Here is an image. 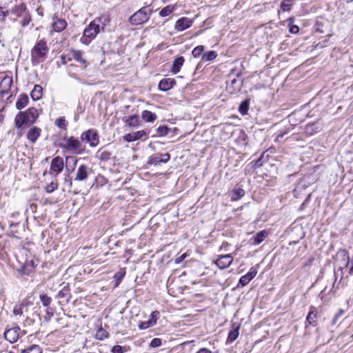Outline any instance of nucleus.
<instances>
[{"label":"nucleus","mask_w":353,"mask_h":353,"mask_svg":"<svg viewBox=\"0 0 353 353\" xmlns=\"http://www.w3.org/2000/svg\"><path fill=\"white\" fill-rule=\"evenodd\" d=\"M38 116V110L34 108H30L26 111L20 112L15 117V125L18 128H21L23 125H30L35 122Z\"/></svg>","instance_id":"f257e3e1"},{"label":"nucleus","mask_w":353,"mask_h":353,"mask_svg":"<svg viewBox=\"0 0 353 353\" xmlns=\"http://www.w3.org/2000/svg\"><path fill=\"white\" fill-rule=\"evenodd\" d=\"M48 52V47L46 41L41 39L37 42L31 52V58L33 64L43 62Z\"/></svg>","instance_id":"f03ea898"},{"label":"nucleus","mask_w":353,"mask_h":353,"mask_svg":"<svg viewBox=\"0 0 353 353\" xmlns=\"http://www.w3.org/2000/svg\"><path fill=\"white\" fill-rule=\"evenodd\" d=\"M61 148L72 154H81L84 151L82 143L74 137H65L63 143H61Z\"/></svg>","instance_id":"7ed1b4c3"},{"label":"nucleus","mask_w":353,"mask_h":353,"mask_svg":"<svg viewBox=\"0 0 353 353\" xmlns=\"http://www.w3.org/2000/svg\"><path fill=\"white\" fill-rule=\"evenodd\" d=\"M100 29L99 23H95L93 21L90 22L84 30L83 35L80 39L81 43L84 45L90 44L91 41L100 32Z\"/></svg>","instance_id":"20e7f679"},{"label":"nucleus","mask_w":353,"mask_h":353,"mask_svg":"<svg viewBox=\"0 0 353 353\" xmlns=\"http://www.w3.org/2000/svg\"><path fill=\"white\" fill-rule=\"evenodd\" d=\"M150 14L148 7H143L130 17L129 21L133 26L141 25L149 19Z\"/></svg>","instance_id":"39448f33"},{"label":"nucleus","mask_w":353,"mask_h":353,"mask_svg":"<svg viewBox=\"0 0 353 353\" xmlns=\"http://www.w3.org/2000/svg\"><path fill=\"white\" fill-rule=\"evenodd\" d=\"M81 139L88 142L91 147L97 146L99 143V134L97 130L90 129L81 134Z\"/></svg>","instance_id":"423d86ee"},{"label":"nucleus","mask_w":353,"mask_h":353,"mask_svg":"<svg viewBox=\"0 0 353 353\" xmlns=\"http://www.w3.org/2000/svg\"><path fill=\"white\" fill-rule=\"evenodd\" d=\"M63 168L64 161L63 158L56 157L51 161L49 173L50 174L57 176L63 171Z\"/></svg>","instance_id":"0eeeda50"},{"label":"nucleus","mask_w":353,"mask_h":353,"mask_svg":"<svg viewBox=\"0 0 353 353\" xmlns=\"http://www.w3.org/2000/svg\"><path fill=\"white\" fill-rule=\"evenodd\" d=\"M13 80L11 76L6 75L5 76L0 82V94L1 97H4L7 94H10L11 86L12 84Z\"/></svg>","instance_id":"6e6552de"},{"label":"nucleus","mask_w":353,"mask_h":353,"mask_svg":"<svg viewBox=\"0 0 353 353\" xmlns=\"http://www.w3.org/2000/svg\"><path fill=\"white\" fill-rule=\"evenodd\" d=\"M193 24V20L188 17H181L179 19L175 25L174 28L177 31H183L189 28H190Z\"/></svg>","instance_id":"1a4fd4ad"},{"label":"nucleus","mask_w":353,"mask_h":353,"mask_svg":"<svg viewBox=\"0 0 353 353\" xmlns=\"http://www.w3.org/2000/svg\"><path fill=\"white\" fill-rule=\"evenodd\" d=\"M20 327L19 326H14L10 329H8L4 332L5 339L13 343L17 341L19 336Z\"/></svg>","instance_id":"9d476101"},{"label":"nucleus","mask_w":353,"mask_h":353,"mask_svg":"<svg viewBox=\"0 0 353 353\" xmlns=\"http://www.w3.org/2000/svg\"><path fill=\"white\" fill-rule=\"evenodd\" d=\"M233 261L231 254L220 255L216 260L215 263L220 269H225L230 265Z\"/></svg>","instance_id":"9b49d317"},{"label":"nucleus","mask_w":353,"mask_h":353,"mask_svg":"<svg viewBox=\"0 0 353 353\" xmlns=\"http://www.w3.org/2000/svg\"><path fill=\"white\" fill-rule=\"evenodd\" d=\"M52 27L55 32H60L67 27V22L65 19H61L54 14L52 17Z\"/></svg>","instance_id":"f8f14e48"},{"label":"nucleus","mask_w":353,"mask_h":353,"mask_svg":"<svg viewBox=\"0 0 353 353\" xmlns=\"http://www.w3.org/2000/svg\"><path fill=\"white\" fill-rule=\"evenodd\" d=\"M89 168L85 165H81L76 172V175L74 177V181H83L88 179L89 176Z\"/></svg>","instance_id":"ddd939ff"},{"label":"nucleus","mask_w":353,"mask_h":353,"mask_svg":"<svg viewBox=\"0 0 353 353\" xmlns=\"http://www.w3.org/2000/svg\"><path fill=\"white\" fill-rule=\"evenodd\" d=\"M256 268L255 267H252L246 274L242 276L240 278L239 284L241 286H245L252 279L256 276Z\"/></svg>","instance_id":"4468645a"},{"label":"nucleus","mask_w":353,"mask_h":353,"mask_svg":"<svg viewBox=\"0 0 353 353\" xmlns=\"http://www.w3.org/2000/svg\"><path fill=\"white\" fill-rule=\"evenodd\" d=\"M72 59H74L76 61L81 64V65L83 67V68H85L88 63L87 60L83 57V52L81 50H72L71 51Z\"/></svg>","instance_id":"2eb2a0df"},{"label":"nucleus","mask_w":353,"mask_h":353,"mask_svg":"<svg viewBox=\"0 0 353 353\" xmlns=\"http://www.w3.org/2000/svg\"><path fill=\"white\" fill-rule=\"evenodd\" d=\"M32 305V303L28 300H23L21 303L14 306L12 312L14 316H21L23 314V308Z\"/></svg>","instance_id":"dca6fc26"},{"label":"nucleus","mask_w":353,"mask_h":353,"mask_svg":"<svg viewBox=\"0 0 353 353\" xmlns=\"http://www.w3.org/2000/svg\"><path fill=\"white\" fill-rule=\"evenodd\" d=\"M145 135L146 132L144 130H139L135 132L128 133L125 134L123 139L125 141L132 142L137 141Z\"/></svg>","instance_id":"f3484780"},{"label":"nucleus","mask_w":353,"mask_h":353,"mask_svg":"<svg viewBox=\"0 0 353 353\" xmlns=\"http://www.w3.org/2000/svg\"><path fill=\"white\" fill-rule=\"evenodd\" d=\"M123 122L129 127H137L140 124L139 117L137 114H133L123 119Z\"/></svg>","instance_id":"a211bd4d"},{"label":"nucleus","mask_w":353,"mask_h":353,"mask_svg":"<svg viewBox=\"0 0 353 353\" xmlns=\"http://www.w3.org/2000/svg\"><path fill=\"white\" fill-rule=\"evenodd\" d=\"M175 84V81L172 79H163L159 83V88L162 91L170 90Z\"/></svg>","instance_id":"6ab92c4d"},{"label":"nucleus","mask_w":353,"mask_h":353,"mask_svg":"<svg viewBox=\"0 0 353 353\" xmlns=\"http://www.w3.org/2000/svg\"><path fill=\"white\" fill-rule=\"evenodd\" d=\"M41 134V129L37 127L31 128L27 134V139L32 143H34Z\"/></svg>","instance_id":"aec40b11"},{"label":"nucleus","mask_w":353,"mask_h":353,"mask_svg":"<svg viewBox=\"0 0 353 353\" xmlns=\"http://www.w3.org/2000/svg\"><path fill=\"white\" fill-rule=\"evenodd\" d=\"M26 6L24 3L15 6L11 11V13L16 15L17 17L23 16L27 12Z\"/></svg>","instance_id":"412c9836"},{"label":"nucleus","mask_w":353,"mask_h":353,"mask_svg":"<svg viewBox=\"0 0 353 353\" xmlns=\"http://www.w3.org/2000/svg\"><path fill=\"white\" fill-rule=\"evenodd\" d=\"M184 61L185 60L183 57H179L175 59L172 63V72L177 74L180 71Z\"/></svg>","instance_id":"4be33fe9"},{"label":"nucleus","mask_w":353,"mask_h":353,"mask_svg":"<svg viewBox=\"0 0 353 353\" xmlns=\"http://www.w3.org/2000/svg\"><path fill=\"white\" fill-rule=\"evenodd\" d=\"M239 325H235L234 324H232L231 330H230L228 334V342H233L237 339L239 334Z\"/></svg>","instance_id":"5701e85b"},{"label":"nucleus","mask_w":353,"mask_h":353,"mask_svg":"<svg viewBox=\"0 0 353 353\" xmlns=\"http://www.w3.org/2000/svg\"><path fill=\"white\" fill-rule=\"evenodd\" d=\"M268 232L266 230H261L257 232L254 236L253 244L258 245L263 242L268 236Z\"/></svg>","instance_id":"b1692460"},{"label":"nucleus","mask_w":353,"mask_h":353,"mask_svg":"<svg viewBox=\"0 0 353 353\" xmlns=\"http://www.w3.org/2000/svg\"><path fill=\"white\" fill-rule=\"evenodd\" d=\"M141 117L145 122H153L157 119V115L149 110H143Z\"/></svg>","instance_id":"393cba45"},{"label":"nucleus","mask_w":353,"mask_h":353,"mask_svg":"<svg viewBox=\"0 0 353 353\" xmlns=\"http://www.w3.org/2000/svg\"><path fill=\"white\" fill-rule=\"evenodd\" d=\"M43 88L39 85H35L34 89L31 92V97L33 100H39L42 96Z\"/></svg>","instance_id":"a878e982"},{"label":"nucleus","mask_w":353,"mask_h":353,"mask_svg":"<svg viewBox=\"0 0 353 353\" xmlns=\"http://www.w3.org/2000/svg\"><path fill=\"white\" fill-rule=\"evenodd\" d=\"M28 103V97L26 94H21L19 97V99L17 100L16 103V108L18 110H21L25 108Z\"/></svg>","instance_id":"bb28decb"},{"label":"nucleus","mask_w":353,"mask_h":353,"mask_svg":"<svg viewBox=\"0 0 353 353\" xmlns=\"http://www.w3.org/2000/svg\"><path fill=\"white\" fill-rule=\"evenodd\" d=\"M294 3L295 0H283L281 3L280 9L282 12H290Z\"/></svg>","instance_id":"cd10ccee"},{"label":"nucleus","mask_w":353,"mask_h":353,"mask_svg":"<svg viewBox=\"0 0 353 353\" xmlns=\"http://www.w3.org/2000/svg\"><path fill=\"white\" fill-rule=\"evenodd\" d=\"M42 349L39 345H31L30 346L21 350V353H42Z\"/></svg>","instance_id":"c85d7f7f"},{"label":"nucleus","mask_w":353,"mask_h":353,"mask_svg":"<svg viewBox=\"0 0 353 353\" xmlns=\"http://www.w3.org/2000/svg\"><path fill=\"white\" fill-rule=\"evenodd\" d=\"M93 21L95 22V23H99V26L101 23L103 26L101 28L103 29L104 26L110 23V19L108 15L104 14L96 18Z\"/></svg>","instance_id":"c756f323"},{"label":"nucleus","mask_w":353,"mask_h":353,"mask_svg":"<svg viewBox=\"0 0 353 353\" xmlns=\"http://www.w3.org/2000/svg\"><path fill=\"white\" fill-rule=\"evenodd\" d=\"M217 57V53L214 50L208 51L202 55L203 61H211Z\"/></svg>","instance_id":"7c9ffc66"},{"label":"nucleus","mask_w":353,"mask_h":353,"mask_svg":"<svg viewBox=\"0 0 353 353\" xmlns=\"http://www.w3.org/2000/svg\"><path fill=\"white\" fill-rule=\"evenodd\" d=\"M98 157L101 161H107L110 159L112 153L110 151L100 149L98 151Z\"/></svg>","instance_id":"2f4dec72"},{"label":"nucleus","mask_w":353,"mask_h":353,"mask_svg":"<svg viewBox=\"0 0 353 353\" xmlns=\"http://www.w3.org/2000/svg\"><path fill=\"white\" fill-rule=\"evenodd\" d=\"M156 323V320L154 319H149L146 321H141L139 323V328L140 330H145L150 327H152Z\"/></svg>","instance_id":"473e14b6"},{"label":"nucleus","mask_w":353,"mask_h":353,"mask_svg":"<svg viewBox=\"0 0 353 353\" xmlns=\"http://www.w3.org/2000/svg\"><path fill=\"white\" fill-rule=\"evenodd\" d=\"M245 194L244 190L242 188H236L232 191V200L237 201L241 198Z\"/></svg>","instance_id":"72a5a7b5"},{"label":"nucleus","mask_w":353,"mask_h":353,"mask_svg":"<svg viewBox=\"0 0 353 353\" xmlns=\"http://www.w3.org/2000/svg\"><path fill=\"white\" fill-rule=\"evenodd\" d=\"M108 336V332L102 327H100L96 333L95 338L98 340H103Z\"/></svg>","instance_id":"f704fd0d"},{"label":"nucleus","mask_w":353,"mask_h":353,"mask_svg":"<svg viewBox=\"0 0 353 353\" xmlns=\"http://www.w3.org/2000/svg\"><path fill=\"white\" fill-rule=\"evenodd\" d=\"M249 109V101L248 100L243 101L239 105V110L241 114L245 115Z\"/></svg>","instance_id":"c9c22d12"},{"label":"nucleus","mask_w":353,"mask_h":353,"mask_svg":"<svg viewBox=\"0 0 353 353\" xmlns=\"http://www.w3.org/2000/svg\"><path fill=\"white\" fill-rule=\"evenodd\" d=\"M65 161H66V163H72V168H71V170H70V169L67 167V170L68 171V172H73L74 170V168L76 166V164L77 163V159L73 156H70V157H67L65 158Z\"/></svg>","instance_id":"e433bc0d"},{"label":"nucleus","mask_w":353,"mask_h":353,"mask_svg":"<svg viewBox=\"0 0 353 353\" xmlns=\"http://www.w3.org/2000/svg\"><path fill=\"white\" fill-rule=\"evenodd\" d=\"M39 299L44 307H47L50 305L52 299L46 294H41L39 295Z\"/></svg>","instance_id":"4c0bfd02"},{"label":"nucleus","mask_w":353,"mask_h":353,"mask_svg":"<svg viewBox=\"0 0 353 353\" xmlns=\"http://www.w3.org/2000/svg\"><path fill=\"white\" fill-rule=\"evenodd\" d=\"M159 163H161V159L159 157V153L156 154L155 155H153V156H150L149 157V159L148 161V164L154 165H157Z\"/></svg>","instance_id":"58836bf2"},{"label":"nucleus","mask_w":353,"mask_h":353,"mask_svg":"<svg viewBox=\"0 0 353 353\" xmlns=\"http://www.w3.org/2000/svg\"><path fill=\"white\" fill-rule=\"evenodd\" d=\"M205 47L203 46H198L194 48L192 52V54L194 58H198L200 56L203 55V52L204 51Z\"/></svg>","instance_id":"ea45409f"},{"label":"nucleus","mask_w":353,"mask_h":353,"mask_svg":"<svg viewBox=\"0 0 353 353\" xmlns=\"http://www.w3.org/2000/svg\"><path fill=\"white\" fill-rule=\"evenodd\" d=\"M174 11V7L172 6H168L163 8L159 12V15L162 17H165L170 14Z\"/></svg>","instance_id":"a19ab883"},{"label":"nucleus","mask_w":353,"mask_h":353,"mask_svg":"<svg viewBox=\"0 0 353 353\" xmlns=\"http://www.w3.org/2000/svg\"><path fill=\"white\" fill-rule=\"evenodd\" d=\"M58 186L57 181H53L45 188L46 192L47 193H52L58 188Z\"/></svg>","instance_id":"79ce46f5"},{"label":"nucleus","mask_w":353,"mask_h":353,"mask_svg":"<svg viewBox=\"0 0 353 353\" xmlns=\"http://www.w3.org/2000/svg\"><path fill=\"white\" fill-rule=\"evenodd\" d=\"M316 314L314 313L313 311H310L307 316V322L310 324V325H312L313 326H316Z\"/></svg>","instance_id":"37998d69"},{"label":"nucleus","mask_w":353,"mask_h":353,"mask_svg":"<svg viewBox=\"0 0 353 353\" xmlns=\"http://www.w3.org/2000/svg\"><path fill=\"white\" fill-rule=\"evenodd\" d=\"M55 124L60 128H65L68 125V121L65 119L63 117H59L55 121Z\"/></svg>","instance_id":"c03bdc74"},{"label":"nucleus","mask_w":353,"mask_h":353,"mask_svg":"<svg viewBox=\"0 0 353 353\" xmlns=\"http://www.w3.org/2000/svg\"><path fill=\"white\" fill-rule=\"evenodd\" d=\"M158 134L160 136H165L169 132V128L167 126H159L157 129Z\"/></svg>","instance_id":"a18cd8bd"},{"label":"nucleus","mask_w":353,"mask_h":353,"mask_svg":"<svg viewBox=\"0 0 353 353\" xmlns=\"http://www.w3.org/2000/svg\"><path fill=\"white\" fill-rule=\"evenodd\" d=\"M343 256H346V259H347L346 266H350L349 273L350 274H353V256L352 257L351 259H350L348 257V255L346 252H344Z\"/></svg>","instance_id":"49530a36"},{"label":"nucleus","mask_w":353,"mask_h":353,"mask_svg":"<svg viewBox=\"0 0 353 353\" xmlns=\"http://www.w3.org/2000/svg\"><path fill=\"white\" fill-rule=\"evenodd\" d=\"M162 345V341L161 339L159 338H154L153 339L150 343V347H158Z\"/></svg>","instance_id":"de8ad7c7"},{"label":"nucleus","mask_w":353,"mask_h":353,"mask_svg":"<svg viewBox=\"0 0 353 353\" xmlns=\"http://www.w3.org/2000/svg\"><path fill=\"white\" fill-rule=\"evenodd\" d=\"M68 292H69L68 288L65 287L58 292L57 297L59 299H62V298L66 297L68 294Z\"/></svg>","instance_id":"09e8293b"},{"label":"nucleus","mask_w":353,"mask_h":353,"mask_svg":"<svg viewBox=\"0 0 353 353\" xmlns=\"http://www.w3.org/2000/svg\"><path fill=\"white\" fill-rule=\"evenodd\" d=\"M9 14L8 10H4L2 7H0V21L3 22L6 21V17Z\"/></svg>","instance_id":"8fccbe9b"},{"label":"nucleus","mask_w":353,"mask_h":353,"mask_svg":"<svg viewBox=\"0 0 353 353\" xmlns=\"http://www.w3.org/2000/svg\"><path fill=\"white\" fill-rule=\"evenodd\" d=\"M23 19L21 21V25H22V26L25 27V26H28L29 24V23L30 22L31 17H30V14L27 12L25 14H23Z\"/></svg>","instance_id":"3c124183"},{"label":"nucleus","mask_w":353,"mask_h":353,"mask_svg":"<svg viewBox=\"0 0 353 353\" xmlns=\"http://www.w3.org/2000/svg\"><path fill=\"white\" fill-rule=\"evenodd\" d=\"M159 157L161 159V163H167L170 159V155L169 153L161 154L159 153Z\"/></svg>","instance_id":"603ef678"},{"label":"nucleus","mask_w":353,"mask_h":353,"mask_svg":"<svg viewBox=\"0 0 353 353\" xmlns=\"http://www.w3.org/2000/svg\"><path fill=\"white\" fill-rule=\"evenodd\" d=\"M345 311L342 309H340L339 312L335 314L333 320H332V324L334 325L336 323L339 318L341 316L344 314Z\"/></svg>","instance_id":"864d4df0"},{"label":"nucleus","mask_w":353,"mask_h":353,"mask_svg":"<svg viewBox=\"0 0 353 353\" xmlns=\"http://www.w3.org/2000/svg\"><path fill=\"white\" fill-rule=\"evenodd\" d=\"M112 353H123V348L122 346L117 345L112 347Z\"/></svg>","instance_id":"5fc2aeb1"},{"label":"nucleus","mask_w":353,"mask_h":353,"mask_svg":"<svg viewBox=\"0 0 353 353\" xmlns=\"http://www.w3.org/2000/svg\"><path fill=\"white\" fill-rule=\"evenodd\" d=\"M187 256H187L186 253H184V254H181V256H177L174 260L175 263L176 264L181 263Z\"/></svg>","instance_id":"6e6d98bb"},{"label":"nucleus","mask_w":353,"mask_h":353,"mask_svg":"<svg viewBox=\"0 0 353 353\" xmlns=\"http://www.w3.org/2000/svg\"><path fill=\"white\" fill-rule=\"evenodd\" d=\"M64 182L66 183L70 188L72 187L73 183L72 179L69 175H67L64 179Z\"/></svg>","instance_id":"4d7b16f0"},{"label":"nucleus","mask_w":353,"mask_h":353,"mask_svg":"<svg viewBox=\"0 0 353 353\" xmlns=\"http://www.w3.org/2000/svg\"><path fill=\"white\" fill-rule=\"evenodd\" d=\"M196 353H215V352H213L212 351H210V350L207 349V348H201L200 350H199Z\"/></svg>","instance_id":"13d9d810"},{"label":"nucleus","mask_w":353,"mask_h":353,"mask_svg":"<svg viewBox=\"0 0 353 353\" xmlns=\"http://www.w3.org/2000/svg\"><path fill=\"white\" fill-rule=\"evenodd\" d=\"M158 315H159V312L154 311L151 313L150 319H154V320L155 319L157 321Z\"/></svg>","instance_id":"bf43d9fd"},{"label":"nucleus","mask_w":353,"mask_h":353,"mask_svg":"<svg viewBox=\"0 0 353 353\" xmlns=\"http://www.w3.org/2000/svg\"><path fill=\"white\" fill-rule=\"evenodd\" d=\"M299 30V28L297 26H292L291 28H290V32L292 33H296L298 32Z\"/></svg>","instance_id":"052dcab7"},{"label":"nucleus","mask_w":353,"mask_h":353,"mask_svg":"<svg viewBox=\"0 0 353 353\" xmlns=\"http://www.w3.org/2000/svg\"><path fill=\"white\" fill-rule=\"evenodd\" d=\"M118 280L122 279L123 274L121 273H117L114 276Z\"/></svg>","instance_id":"680f3d73"},{"label":"nucleus","mask_w":353,"mask_h":353,"mask_svg":"<svg viewBox=\"0 0 353 353\" xmlns=\"http://www.w3.org/2000/svg\"><path fill=\"white\" fill-rule=\"evenodd\" d=\"M32 323V321L31 319H28H28L26 320V321H25V323H25V324H26V323L30 324V323Z\"/></svg>","instance_id":"e2e57ef3"},{"label":"nucleus","mask_w":353,"mask_h":353,"mask_svg":"<svg viewBox=\"0 0 353 353\" xmlns=\"http://www.w3.org/2000/svg\"><path fill=\"white\" fill-rule=\"evenodd\" d=\"M61 59H62V60H63V63H66V61H65V57H64V56H62V57H61Z\"/></svg>","instance_id":"0e129e2a"},{"label":"nucleus","mask_w":353,"mask_h":353,"mask_svg":"<svg viewBox=\"0 0 353 353\" xmlns=\"http://www.w3.org/2000/svg\"><path fill=\"white\" fill-rule=\"evenodd\" d=\"M70 76L73 78L77 79V76L74 74H70Z\"/></svg>","instance_id":"69168bd1"},{"label":"nucleus","mask_w":353,"mask_h":353,"mask_svg":"<svg viewBox=\"0 0 353 353\" xmlns=\"http://www.w3.org/2000/svg\"><path fill=\"white\" fill-rule=\"evenodd\" d=\"M28 307H27L26 308H23V312H26L28 311Z\"/></svg>","instance_id":"338daca9"},{"label":"nucleus","mask_w":353,"mask_h":353,"mask_svg":"<svg viewBox=\"0 0 353 353\" xmlns=\"http://www.w3.org/2000/svg\"><path fill=\"white\" fill-rule=\"evenodd\" d=\"M235 82H236V80H235V79H233V80L232 81V83H234Z\"/></svg>","instance_id":"774afa93"}]
</instances>
